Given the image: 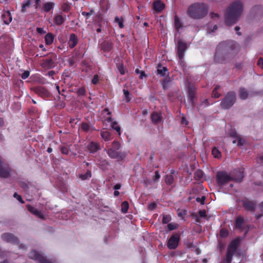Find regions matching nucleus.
<instances>
[{"label": "nucleus", "mask_w": 263, "mask_h": 263, "mask_svg": "<svg viewBox=\"0 0 263 263\" xmlns=\"http://www.w3.org/2000/svg\"><path fill=\"white\" fill-rule=\"evenodd\" d=\"M57 61V54L54 53H50L45 59L43 60L41 65L43 68L51 69L56 66Z\"/></svg>", "instance_id": "6"}, {"label": "nucleus", "mask_w": 263, "mask_h": 263, "mask_svg": "<svg viewBox=\"0 0 263 263\" xmlns=\"http://www.w3.org/2000/svg\"><path fill=\"white\" fill-rule=\"evenodd\" d=\"M242 207L247 211L254 212L255 210L256 203L255 201L245 198L240 200Z\"/></svg>", "instance_id": "12"}, {"label": "nucleus", "mask_w": 263, "mask_h": 263, "mask_svg": "<svg viewBox=\"0 0 263 263\" xmlns=\"http://www.w3.org/2000/svg\"><path fill=\"white\" fill-rule=\"evenodd\" d=\"M177 54L179 60L183 58L184 52L187 49V44L185 42L181 40H178L177 41Z\"/></svg>", "instance_id": "15"}, {"label": "nucleus", "mask_w": 263, "mask_h": 263, "mask_svg": "<svg viewBox=\"0 0 263 263\" xmlns=\"http://www.w3.org/2000/svg\"><path fill=\"white\" fill-rule=\"evenodd\" d=\"M212 154L215 158H219L221 157V153L220 151L215 147L213 148L212 150Z\"/></svg>", "instance_id": "42"}, {"label": "nucleus", "mask_w": 263, "mask_h": 263, "mask_svg": "<svg viewBox=\"0 0 263 263\" xmlns=\"http://www.w3.org/2000/svg\"><path fill=\"white\" fill-rule=\"evenodd\" d=\"M165 8V4L160 0H158L153 3V9L157 12H160Z\"/></svg>", "instance_id": "22"}, {"label": "nucleus", "mask_w": 263, "mask_h": 263, "mask_svg": "<svg viewBox=\"0 0 263 263\" xmlns=\"http://www.w3.org/2000/svg\"><path fill=\"white\" fill-rule=\"evenodd\" d=\"M121 148L119 142L114 141L111 143V147L107 151V155L111 159H118L119 161L123 160L126 157V154L119 151Z\"/></svg>", "instance_id": "4"}, {"label": "nucleus", "mask_w": 263, "mask_h": 263, "mask_svg": "<svg viewBox=\"0 0 263 263\" xmlns=\"http://www.w3.org/2000/svg\"><path fill=\"white\" fill-rule=\"evenodd\" d=\"M66 20V16L63 15L62 14H56L53 17V22L54 23L58 26L62 25Z\"/></svg>", "instance_id": "23"}, {"label": "nucleus", "mask_w": 263, "mask_h": 263, "mask_svg": "<svg viewBox=\"0 0 263 263\" xmlns=\"http://www.w3.org/2000/svg\"><path fill=\"white\" fill-rule=\"evenodd\" d=\"M205 200V196H202L201 198L197 197L196 199L197 202H200V204L202 205L204 204Z\"/></svg>", "instance_id": "58"}, {"label": "nucleus", "mask_w": 263, "mask_h": 263, "mask_svg": "<svg viewBox=\"0 0 263 263\" xmlns=\"http://www.w3.org/2000/svg\"><path fill=\"white\" fill-rule=\"evenodd\" d=\"M100 135L101 138L105 141H108L112 139L111 134L107 130H101Z\"/></svg>", "instance_id": "31"}, {"label": "nucleus", "mask_w": 263, "mask_h": 263, "mask_svg": "<svg viewBox=\"0 0 263 263\" xmlns=\"http://www.w3.org/2000/svg\"><path fill=\"white\" fill-rule=\"evenodd\" d=\"M28 256L30 258L36 261L37 263H52L34 250L29 252Z\"/></svg>", "instance_id": "11"}, {"label": "nucleus", "mask_w": 263, "mask_h": 263, "mask_svg": "<svg viewBox=\"0 0 263 263\" xmlns=\"http://www.w3.org/2000/svg\"><path fill=\"white\" fill-rule=\"evenodd\" d=\"M86 90L84 87L80 88L77 91L78 95L82 96H85L86 95Z\"/></svg>", "instance_id": "54"}, {"label": "nucleus", "mask_w": 263, "mask_h": 263, "mask_svg": "<svg viewBox=\"0 0 263 263\" xmlns=\"http://www.w3.org/2000/svg\"><path fill=\"white\" fill-rule=\"evenodd\" d=\"M11 168L9 165L4 163L0 158V177L7 178L11 174Z\"/></svg>", "instance_id": "13"}, {"label": "nucleus", "mask_w": 263, "mask_h": 263, "mask_svg": "<svg viewBox=\"0 0 263 263\" xmlns=\"http://www.w3.org/2000/svg\"><path fill=\"white\" fill-rule=\"evenodd\" d=\"M54 3L53 2H47L44 4L43 10L45 12H49L53 8Z\"/></svg>", "instance_id": "34"}, {"label": "nucleus", "mask_w": 263, "mask_h": 263, "mask_svg": "<svg viewBox=\"0 0 263 263\" xmlns=\"http://www.w3.org/2000/svg\"><path fill=\"white\" fill-rule=\"evenodd\" d=\"M99 81V76L98 74H95L91 81V82L93 84H97Z\"/></svg>", "instance_id": "60"}, {"label": "nucleus", "mask_w": 263, "mask_h": 263, "mask_svg": "<svg viewBox=\"0 0 263 263\" xmlns=\"http://www.w3.org/2000/svg\"><path fill=\"white\" fill-rule=\"evenodd\" d=\"M100 6L101 10L106 13L109 9L110 6L108 0H101L100 2Z\"/></svg>", "instance_id": "29"}, {"label": "nucleus", "mask_w": 263, "mask_h": 263, "mask_svg": "<svg viewBox=\"0 0 263 263\" xmlns=\"http://www.w3.org/2000/svg\"><path fill=\"white\" fill-rule=\"evenodd\" d=\"M244 168H237L233 170L230 172L232 181L240 182L242 181L244 177Z\"/></svg>", "instance_id": "9"}, {"label": "nucleus", "mask_w": 263, "mask_h": 263, "mask_svg": "<svg viewBox=\"0 0 263 263\" xmlns=\"http://www.w3.org/2000/svg\"><path fill=\"white\" fill-rule=\"evenodd\" d=\"M167 227L169 231H172V230H175L177 228V224H173L172 223H168L167 225Z\"/></svg>", "instance_id": "55"}, {"label": "nucleus", "mask_w": 263, "mask_h": 263, "mask_svg": "<svg viewBox=\"0 0 263 263\" xmlns=\"http://www.w3.org/2000/svg\"><path fill=\"white\" fill-rule=\"evenodd\" d=\"M240 243V240L239 238H236L233 239L227 248V251L232 253H235Z\"/></svg>", "instance_id": "17"}, {"label": "nucleus", "mask_w": 263, "mask_h": 263, "mask_svg": "<svg viewBox=\"0 0 263 263\" xmlns=\"http://www.w3.org/2000/svg\"><path fill=\"white\" fill-rule=\"evenodd\" d=\"M245 221L244 218L242 216L237 217L234 223V226L236 229L242 231L243 229V226L244 224Z\"/></svg>", "instance_id": "24"}, {"label": "nucleus", "mask_w": 263, "mask_h": 263, "mask_svg": "<svg viewBox=\"0 0 263 263\" xmlns=\"http://www.w3.org/2000/svg\"><path fill=\"white\" fill-rule=\"evenodd\" d=\"M157 74H159L161 77H164L166 74L167 77H168V69L166 67L162 66L161 65L159 64L158 65V68L157 70Z\"/></svg>", "instance_id": "28"}, {"label": "nucleus", "mask_w": 263, "mask_h": 263, "mask_svg": "<svg viewBox=\"0 0 263 263\" xmlns=\"http://www.w3.org/2000/svg\"><path fill=\"white\" fill-rule=\"evenodd\" d=\"M115 21L116 23H117L118 24L119 27H120V28H123L124 27V25H123V22L122 19H120L118 16H116L115 17Z\"/></svg>", "instance_id": "53"}, {"label": "nucleus", "mask_w": 263, "mask_h": 263, "mask_svg": "<svg viewBox=\"0 0 263 263\" xmlns=\"http://www.w3.org/2000/svg\"><path fill=\"white\" fill-rule=\"evenodd\" d=\"M2 239L7 242L12 243L13 244H18V239L14 235L9 233H5L2 235Z\"/></svg>", "instance_id": "16"}, {"label": "nucleus", "mask_w": 263, "mask_h": 263, "mask_svg": "<svg viewBox=\"0 0 263 263\" xmlns=\"http://www.w3.org/2000/svg\"><path fill=\"white\" fill-rule=\"evenodd\" d=\"M91 177V173L89 170H87L86 173L84 174H80L79 175V178L82 180H84Z\"/></svg>", "instance_id": "41"}, {"label": "nucleus", "mask_w": 263, "mask_h": 263, "mask_svg": "<svg viewBox=\"0 0 263 263\" xmlns=\"http://www.w3.org/2000/svg\"><path fill=\"white\" fill-rule=\"evenodd\" d=\"M249 93L244 87H241L239 90V96L241 100H246L248 98Z\"/></svg>", "instance_id": "32"}, {"label": "nucleus", "mask_w": 263, "mask_h": 263, "mask_svg": "<svg viewBox=\"0 0 263 263\" xmlns=\"http://www.w3.org/2000/svg\"><path fill=\"white\" fill-rule=\"evenodd\" d=\"M82 13V14L83 16H86V19H88V18H89L90 17V16L92 14H94V13H95V11H94L93 10H92V9H91V10H90V11H89V12H85V11H83V12H82V13Z\"/></svg>", "instance_id": "52"}, {"label": "nucleus", "mask_w": 263, "mask_h": 263, "mask_svg": "<svg viewBox=\"0 0 263 263\" xmlns=\"http://www.w3.org/2000/svg\"><path fill=\"white\" fill-rule=\"evenodd\" d=\"M111 127L115 129L118 133L119 135H121V128L120 127L117 125V123L116 121L112 122L111 125Z\"/></svg>", "instance_id": "44"}, {"label": "nucleus", "mask_w": 263, "mask_h": 263, "mask_svg": "<svg viewBox=\"0 0 263 263\" xmlns=\"http://www.w3.org/2000/svg\"><path fill=\"white\" fill-rule=\"evenodd\" d=\"M257 65L261 68H263V59L260 58L257 61Z\"/></svg>", "instance_id": "64"}, {"label": "nucleus", "mask_w": 263, "mask_h": 263, "mask_svg": "<svg viewBox=\"0 0 263 263\" xmlns=\"http://www.w3.org/2000/svg\"><path fill=\"white\" fill-rule=\"evenodd\" d=\"M228 42H222L218 44L215 54L214 61L217 63H224L228 55L226 51H228Z\"/></svg>", "instance_id": "3"}, {"label": "nucleus", "mask_w": 263, "mask_h": 263, "mask_svg": "<svg viewBox=\"0 0 263 263\" xmlns=\"http://www.w3.org/2000/svg\"><path fill=\"white\" fill-rule=\"evenodd\" d=\"M160 178V175L159 174V171H156L155 172V175L153 177V179L154 181H157L159 180Z\"/></svg>", "instance_id": "61"}, {"label": "nucleus", "mask_w": 263, "mask_h": 263, "mask_svg": "<svg viewBox=\"0 0 263 263\" xmlns=\"http://www.w3.org/2000/svg\"><path fill=\"white\" fill-rule=\"evenodd\" d=\"M32 90L35 93L44 99H49L51 96V93L46 88L43 86H35L32 88Z\"/></svg>", "instance_id": "10"}, {"label": "nucleus", "mask_w": 263, "mask_h": 263, "mask_svg": "<svg viewBox=\"0 0 263 263\" xmlns=\"http://www.w3.org/2000/svg\"><path fill=\"white\" fill-rule=\"evenodd\" d=\"M86 147L89 153H95L100 149V144L98 142H90L86 146Z\"/></svg>", "instance_id": "19"}, {"label": "nucleus", "mask_w": 263, "mask_h": 263, "mask_svg": "<svg viewBox=\"0 0 263 263\" xmlns=\"http://www.w3.org/2000/svg\"><path fill=\"white\" fill-rule=\"evenodd\" d=\"M30 74V72L29 71H25L21 75V78L23 79H27Z\"/></svg>", "instance_id": "59"}, {"label": "nucleus", "mask_w": 263, "mask_h": 263, "mask_svg": "<svg viewBox=\"0 0 263 263\" xmlns=\"http://www.w3.org/2000/svg\"><path fill=\"white\" fill-rule=\"evenodd\" d=\"M2 18L5 24L9 25L12 20V17L9 10L3 11L2 15Z\"/></svg>", "instance_id": "20"}, {"label": "nucleus", "mask_w": 263, "mask_h": 263, "mask_svg": "<svg viewBox=\"0 0 263 263\" xmlns=\"http://www.w3.org/2000/svg\"><path fill=\"white\" fill-rule=\"evenodd\" d=\"M123 91L124 95L126 98V101L127 102H129L131 100V98L130 97V95L129 91L128 90L124 89L123 90Z\"/></svg>", "instance_id": "51"}, {"label": "nucleus", "mask_w": 263, "mask_h": 263, "mask_svg": "<svg viewBox=\"0 0 263 263\" xmlns=\"http://www.w3.org/2000/svg\"><path fill=\"white\" fill-rule=\"evenodd\" d=\"M181 234L179 233L173 234L168 239L167 247L168 249L174 250L176 249L180 240Z\"/></svg>", "instance_id": "8"}, {"label": "nucleus", "mask_w": 263, "mask_h": 263, "mask_svg": "<svg viewBox=\"0 0 263 263\" xmlns=\"http://www.w3.org/2000/svg\"><path fill=\"white\" fill-rule=\"evenodd\" d=\"M113 48V43L108 41L103 42L100 45V50L103 52H109Z\"/></svg>", "instance_id": "18"}, {"label": "nucleus", "mask_w": 263, "mask_h": 263, "mask_svg": "<svg viewBox=\"0 0 263 263\" xmlns=\"http://www.w3.org/2000/svg\"><path fill=\"white\" fill-rule=\"evenodd\" d=\"M151 120L154 124H157L159 123L162 120L161 114L157 112H154L151 115Z\"/></svg>", "instance_id": "27"}, {"label": "nucleus", "mask_w": 263, "mask_h": 263, "mask_svg": "<svg viewBox=\"0 0 263 263\" xmlns=\"http://www.w3.org/2000/svg\"><path fill=\"white\" fill-rule=\"evenodd\" d=\"M60 151H61V152L62 153V154H64V155H68L69 153V148L67 146H63V145H61L60 146Z\"/></svg>", "instance_id": "46"}, {"label": "nucleus", "mask_w": 263, "mask_h": 263, "mask_svg": "<svg viewBox=\"0 0 263 263\" xmlns=\"http://www.w3.org/2000/svg\"><path fill=\"white\" fill-rule=\"evenodd\" d=\"M243 10L241 2L236 1L233 2L227 9L225 14V24L231 26L235 24L240 16Z\"/></svg>", "instance_id": "1"}, {"label": "nucleus", "mask_w": 263, "mask_h": 263, "mask_svg": "<svg viewBox=\"0 0 263 263\" xmlns=\"http://www.w3.org/2000/svg\"><path fill=\"white\" fill-rule=\"evenodd\" d=\"M54 40V36L52 33H48L45 36V42L46 45H51Z\"/></svg>", "instance_id": "36"}, {"label": "nucleus", "mask_w": 263, "mask_h": 263, "mask_svg": "<svg viewBox=\"0 0 263 263\" xmlns=\"http://www.w3.org/2000/svg\"><path fill=\"white\" fill-rule=\"evenodd\" d=\"M27 209L32 214L35 215L41 219H44V216L41 211H39L32 205L28 204L26 205Z\"/></svg>", "instance_id": "21"}, {"label": "nucleus", "mask_w": 263, "mask_h": 263, "mask_svg": "<svg viewBox=\"0 0 263 263\" xmlns=\"http://www.w3.org/2000/svg\"><path fill=\"white\" fill-rule=\"evenodd\" d=\"M197 87L193 84H190L187 86V93L189 100L193 107L195 106V98H196Z\"/></svg>", "instance_id": "14"}, {"label": "nucleus", "mask_w": 263, "mask_h": 263, "mask_svg": "<svg viewBox=\"0 0 263 263\" xmlns=\"http://www.w3.org/2000/svg\"><path fill=\"white\" fill-rule=\"evenodd\" d=\"M174 25L178 32L182 28V24L177 15H175L174 17Z\"/></svg>", "instance_id": "33"}, {"label": "nucleus", "mask_w": 263, "mask_h": 263, "mask_svg": "<svg viewBox=\"0 0 263 263\" xmlns=\"http://www.w3.org/2000/svg\"><path fill=\"white\" fill-rule=\"evenodd\" d=\"M236 101V93L233 91H229L221 100L220 106L224 109H229L235 103Z\"/></svg>", "instance_id": "5"}, {"label": "nucleus", "mask_w": 263, "mask_h": 263, "mask_svg": "<svg viewBox=\"0 0 263 263\" xmlns=\"http://www.w3.org/2000/svg\"><path fill=\"white\" fill-rule=\"evenodd\" d=\"M103 114L106 112V115L103 117V121L107 122V123L112 122V118L110 116L111 112L109 110L108 108H104L102 111Z\"/></svg>", "instance_id": "30"}, {"label": "nucleus", "mask_w": 263, "mask_h": 263, "mask_svg": "<svg viewBox=\"0 0 263 263\" xmlns=\"http://www.w3.org/2000/svg\"><path fill=\"white\" fill-rule=\"evenodd\" d=\"M128 208H129L128 202L126 201H123L121 204V212L125 214L127 212Z\"/></svg>", "instance_id": "37"}, {"label": "nucleus", "mask_w": 263, "mask_h": 263, "mask_svg": "<svg viewBox=\"0 0 263 263\" xmlns=\"http://www.w3.org/2000/svg\"><path fill=\"white\" fill-rule=\"evenodd\" d=\"M174 171H172L171 172V174H167V175H166V176H165V182L167 184V185H171L174 182V177L172 175V174L174 173Z\"/></svg>", "instance_id": "35"}, {"label": "nucleus", "mask_w": 263, "mask_h": 263, "mask_svg": "<svg viewBox=\"0 0 263 263\" xmlns=\"http://www.w3.org/2000/svg\"><path fill=\"white\" fill-rule=\"evenodd\" d=\"M216 182L219 186H223L232 181L230 174L226 171H219L216 175Z\"/></svg>", "instance_id": "7"}, {"label": "nucleus", "mask_w": 263, "mask_h": 263, "mask_svg": "<svg viewBox=\"0 0 263 263\" xmlns=\"http://www.w3.org/2000/svg\"><path fill=\"white\" fill-rule=\"evenodd\" d=\"M208 9V7L205 3H195L189 7L187 14L192 18L201 19L206 15Z\"/></svg>", "instance_id": "2"}, {"label": "nucleus", "mask_w": 263, "mask_h": 263, "mask_svg": "<svg viewBox=\"0 0 263 263\" xmlns=\"http://www.w3.org/2000/svg\"><path fill=\"white\" fill-rule=\"evenodd\" d=\"M198 213L199 215L201 217H205L206 216V211L205 210H200Z\"/></svg>", "instance_id": "62"}, {"label": "nucleus", "mask_w": 263, "mask_h": 263, "mask_svg": "<svg viewBox=\"0 0 263 263\" xmlns=\"http://www.w3.org/2000/svg\"><path fill=\"white\" fill-rule=\"evenodd\" d=\"M203 176V172L201 170H197L195 173V178L197 180H200Z\"/></svg>", "instance_id": "43"}, {"label": "nucleus", "mask_w": 263, "mask_h": 263, "mask_svg": "<svg viewBox=\"0 0 263 263\" xmlns=\"http://www.w3.org/2000/svg\"><path fill=\"white\" fill-rule=\"evenodd\" d=\"M118 70L121 74L124 75L125 74V72L124 69L123 65L122 64L118 66Z\"/></svg>", "instance_id": "57"}, {"label": "nucleus", "mask_w": 263, "mask_h": 263, "mask_svg": "<svg viewBox=\"0 0 263 263\" xmlns=\"http://www.w3.org/2000/svg\"><path fill=\"white\" fill-rule=\"evenodd\" d=\"M156 204L154 202H152L148 205V209L149 210H154L156 208Z\"/></svg>", "instance_id": "63"}, {"label": "nucleus", "mask_w": 263, "mask_h": 263, "mask_svg": "<svg viewBox=\"0 0 263 263\" xmlns=\"http://www.w3.org/2000/svg\"><path fill=\"white\" fill-rule=\"evenodd\" d=\"M234 254L227 251L226 261L227 263H231Z\"/></svg>", "instance_id": "48"}, {"label": "nucleus", "mask_w": 263, "mask_h": 263, "mask_svg": "<svg viewBox=\"0 0 263 263\" xmlns=\"http://www.w3.org/2000/svg\"><path fill=\"white\" fill-rule=\"evenodd\" d=\"M231 137L233 138L232 142L237 144L238 146H241L243 144V140L239 136H237L235 132L230 134Z\"/></svg>", "instance_id": "26"}, {"label": "nucleus", "mask_w": 263, "mask_h": 263, "mask_svg": "<svg viewBox=\"0 0 263 263\" xmlns=\"http://www.w3.org/2000/svg\"><path fill=\"white\" fill-rule=\"evenodd\" d=\"M13 197L15 198H16V199L17 200H18L20 202L22 203H24V201L23 200L22 197L21 195H18L17 193H15L13 195Z\"/></svg>", "instance_id": "56"}, {"label": "nucleus", "mask_w": 263, "mask_h": 263, "mask_svg": "<svg viewBox=\"0 0 263 263\" xmlns=\"http://www.w3.org/2000/svg\"><path fill=\"white\" fill-rule=\"evenodd\" d=\"M71 9L70 4L67 3H64L61 6V9L64 12H68Z\"/></svg>", "instance_id": "40"}, {"label": "nucleus", "mask_w": 263, "mask_h": 263, "mask_svg": "<svg viewBox=\"0 0 263 263\" xmlns=\"http://www.w3.org/2000/svg\"><path fill=\"white\" fill-rule=\"evenodd\" d=\"M171 220V217L169 215H163L162 223L164 224L168 223Z\"/></svg>", "instance_id": "50"}, {"label": "nucleus", "mask_w": 263, "mask_h": 263, "mask_svg": "<svg viewBox=\"0 0 263 263\" xmlns=\"http://www.w3.org/2000/svg\"><path fill=\"white\" fill-rule=\"evenodd\" d=\"M170 82V78L169 77L164 79L162 82V86L163 89H166L168 87V84Z\"/></svg>", "instance_id": "47"}, {"label": "nucleus", "mask_w": 263, "mask_h": 263, "mask_svg": "<svg viewBox=\"0 0 263 263\" xmlns=\"http://www.w3.org/2000/svg\"><path fill=\"white\" fill-rule=\"evenodd\" d=\"M220 88L219 85H216L212 91V97L215 98H218L220 94L218 92V90Z\"/></svg>", "instance_id": "38"}, {"label": "nucleus", "mask_w": 263, "mask_h": 263, "mask_svg": "<svg viewBox=\"0 0 263 263\" xmlns=\"http://www.w3.org/2000/svg\"><path fill=\"white\" fill-rule=\"evenodd\" d=\"M66 103L64 100H60L59 99L56 103V107L58 108H63L65 107Z\"/></svg>", "instance_id": "45"}, {"label": "nucleus", "mask_w": 263, "mask_h": 263, "mask_svg": "<svg viewBox=\"0 0 263 263\" xmlns=\"http://www.w3.org/2000/svg\"><path fill=\"white\" fill-rule=\"evenodd\" d=\"M78 39L77 35L74 33H71L69 36V40L68 41V45L70 48H73L78 44Z\"/></svg>", "instance_id": "25"}, {"label": "nucleus", "mask_w": 263, "mask_h": 263, "mask_svg": "<svg viewBox=\"0 0 263 263\" xmlns=\"http://www.w3.org/2000/svg\"><path fill=\"white\" fill-rule=\"evenodd\" d=\"M81 129L84 132H88L90 129V125L87 123L83 122L81 125Z\"/></svg>", "instance_id": "49"}, {"label": "nucleus", "mask_w": 263, "mask_h": 263, "mask_svg": "<svg viewBox=\"0 0 263 263\" xmlns=\"http://www.w3.org/2000/svg\"><path fill=\"white\" fill-rule=\"evenodd\" d=\"M30 4L31 3L30 0H27L26 2H24L22 5L21 12H26L27 11L26 8L29 7L30 6Z\"/></svg>", "instance_id": "39"}]
</instances>
